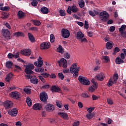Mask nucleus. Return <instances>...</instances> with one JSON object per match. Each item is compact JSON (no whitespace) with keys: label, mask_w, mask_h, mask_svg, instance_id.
Listing matches in <instances>:
<instances>
[{"label":"nucleus","mask_w":126,"mask_h":126,"mask_svg":"<svg viewBox=\"0 0 126 126\" xmlns=\"http://www.w3.org/2000/svg\"><path fill=\"white\" fill-rule=\"evenodd\" d=\"M80 68L77 67V63H73L71 66L70 70L72 73L73 74V77H77L78 76V71H79Z\"/></svg>","instance_id":"obj_1"},{"label":"nucleus","mask_w":126,"mask_h":126,"mask_svg":"<svg viewBox=\"0 0 126 126\" xmlns=\"http://www.w3.org/2000/svg\"><path fill=\"white\" fill-rule=\"evenodd\" d=\"M76 37V39L80 41L81 43H87L88 42L86 38L84 37V34L81 32H78Z\"/></svg>","instance_id":"obj_2"},{"label":"nucleus","mask_w":126,"mask_h":126,"mask_svg":"<svg viewBox=\"0 0 126 126\" xmlns=\"http://www.w3.org/2000/svg\"><path fill=\"white\" fill-rule=\"evenodd\" d=\"M78 80L83 85H90V81L86 77L80 75L78 77Z\"/></svg>","instance_id":"obj_3"},{"label":"nucleus","mask_w":126,"mask_h":126,"mask_svg":"<svg viewBox=\"0 0 126 126\" xmlns=\"http://www.w3.org/2000/svg\"><path fill=\"white\" fill-rule=\"evenodd\" d=\"M32 69H34V64H29L26 66L25 72L27 74H33L34 72L32 71Z\"/></svg>","instance_id":"obj_4"},{"label":"nucleus","mask_w":126,"mask_h":126,"mask_svg":"<svg viewBox=\"0 0 126 126\" xmlns=\"http://www.w3.org/2000/svg\"><path fill=\"white\" fill-rule=\"evenodd\" d=\"M9 96L11 98H13V99L19 100L21 98V94L17 91L12 92L9 94Z\"/></svg>","instance_id":"obj_5"},{"label":"nucleus","mask_w":126,"mask_h":126,"mask_svg":"<svg viewBox=\"0 0 126 126\" xmlns=\"http://www.w3.org/2000/svg\"><path fill=\"white\" fill-rule=\"evenodd\" d=\"M99 16L100 19L102 21H104V22H106L109 18V14L108 13V12L104 11L103 12H100L99 14Z\"/></svg>","instance_id":"obj_6"},{"label":"nucleus","mask_w":126,"mask_h":126,"mask_svg":"<svg viewBox=\"0 0 126 126\" xmlns=\"http://www.w3.org/2000/svg\"><path fill=\"white\" fill-rule=\"evenodd\" d=\"M118 78H119V75H118V74H114L113 77L114 81L112 80V78H110L108 82L107 83V86L111 87L114 83H116V82L118 80Z\"/></svg>","instance_id":"obj_7"},{"label":"nucleus","mask_w":126,"mask_h":126,"mask_svg":"<svg viewBox=\"0 0 126 126\" xmlns=\"http://www.w3.org/2000/svg\"><path fill=\"white\" fill-rule=\"evenodd\" d=\"M62 35L63 38L67 39L69 36H70V32L68 30L65 29H63L61 31Z\"/></svg>","instance_id":"obj_8"},{"label":"nucleus","mask_w":126,"mask_h":126,"mask_svg":"<svg viewBox=\"0 0 126 126\" xmlns=\"http://www.w3.org/2000/svg\"><path fill=\"white\" fill-rule=\"evenodd\" d=\"M39 98L41 102H47V101H48V94L47 93L45 92L41 93L40 94Z\"/></svg>","instance_id":"obj_9"},{"label":"nucleus","mask_w":126,"mask_h":126,"mask_svg":"<svg viewBox=\"0 0 126 126\" xmlns=\"http://www.w3.org/2000/svg\"><path fill=\"white\" fill-rule=\"evenodd\" d=\"M3 105L6 110H8V109L12 108V106H13V103H12V102L10 100H7L3 103Z\"/></svg>","instance_id":"obj_10"},{"label":"nucleus","mask_w":126,"mask_h":126,"mask_svg":"<svg viewBox=\"0 0 126 126\" xmlns=\"http://www.w3.org/2000/svg\"><path fill=\"white\" fill-rule=\"evenodd\" d=\"M58 63L60 66H63V68L67 67V61L64 58H62L60 61H58Z\"/></svg>","instance_id":"obj_11"},{"label":"nucleus","mask_w":126,"mask_h":126,"mask_svg":"<svg viewBox=\"0 0 126 126\" xmlns=\"http://www.w3.org/2000/svg\"><path fill=\"white\" fill-rule=\"evenodd\" d=\"M20 53L22 55L26 56V57H30V56H31L32 52L31 49H25L24 50H22Z\"/></svg>","instance_id":"obj_12"},{"label":"nucleus","mask_w":126,"mask_h":126,"mask_svg":"<svg viewBox=\"0 0 126 126\" xmlns=\"http://www.w3.org/2000/svg\"><path fill=\"white\" fill-rule=\"evenodd\" d=\"M18 113V111H17V109L14 108L11 110L9 111L8 114L10 116H11V117H16V116H17Z\"/></svg>","instance_id":"obj_13"},{"label":"nucleus","mask_w":126,"mask_h":126,"mask_svg":"<svg viewBox=\"0 0 126 126\" xmlns=\"http://www.w3.org/2000/svg\"><path fill=\"white\" fill-rule=\"evenodd\" d=\"M45 109L47 112H53L55 110V106L51 104H48L45 106Z\"/></svg>","instance_id":"obj_14"},{"label":"nucleus","mask_w":126,"mask_h":126,"mask_svg":"<svg viewBox=\"0 0 126 126\" xmlns=\"http://www.w3.org/2000/svg\"><path fill=\"white\" fill-rule=\"evenodd\" d=\"M51 46L50 42H43L40 44V49L41 50H46L49 49Z\"/></svg>","instance_id":"obj_15"},{"label":"nucleus","mask_w":126,"mask_h":126,"mask_svg":"<svg viewBox=\"0 0 126 126\" xmlns=\"http://www.w3.org/2000/svg\"><path fill=\"white\" fill-rule=\"evenodd\" d=\"M2 33L5 38L10 39V32H9L8 30H6L5 29H2Z\"/></svg>","instance_id":"obj_16"},{"label":"nucleus","mask_w":126,"mask_h":126,"mask_svg":"<svg viewBox=\"0 0 126 126\" xmlns=\"http://www.w3.org/2000/svg\"><path fill=\"white\" fill-rule=\"evenodd\" d=\"M58 115L63 120H66V121L69 119L68 115L64 112H58Z\"/></svg>","instance_id":"obj_17"},{"label":"nucleus","mask_w":126,"mask_h":126,"mask_svg":"<svg viewBox=\"0 0 126 126\" xmlns=\"http://www.w3.org/2000/svg\"><path fill=\"white\" fill-rule=\"evenodd\" d=\"M51 91H52V93H59L60 91H61V89L60 87L57 86H52V87L50 88Z\"/></svg>","instance_id":"obj_18"},{"label":"nucleus","mask_w":126,"mask_h":126,"mask_svg":"<svg viewBox=\"0 0 126 126\" xmlns=\"http://www.w3.org/2000/svg\"><path fill=\"white\" fill-rule=\"evenodd\" d=\"M43 61L42 60V58L41 57H39L38 58V63L37 62H34V65H35V66H37L38 67H41L42 65H43Z\"/></svg>","instance_id":"obj_19"},{"label":"nucleus","mask_w":126,"mask_h":126,"mask_svg":"<svg viewBox=\"0 0 126 126\" xmlns=\"http://www.w3.org/2000/svg\"><path fill=\"white\" fill-rule=\"evenodd\" d=\"M32 108L35 111H40L42 109V104L39 103H35L32 106Z\"/></svg>","instance_id":"obj_20"},{"label":"nucleus","mask_w":126,"mask_h":126,"mask_svg":"<svg viewBox=\"0 0 126 126\" xmlns=\"http://www.w3.org/2000/svg\"><path fill=\"white\" fill-rule=\"evenodd\" d=\"M28 37L30 41H31L32 43H34L36 41V40L35 39V37H34L33 34H32V33L30 32L28 33Z\"/></svg>","instance_id":"obj_21"},{"label":"nucleus","mask_w":126,"mask_h":126,"mask_svg":"<svg viewBox=\"0 0 126 126\" xmlns=\"http://www.w3.org/2000/svg\"><path fill=\"white\" fill-rule=\"evenodd\" d=\"M30 81L31 83H32V84H38L39 83V80L37 77H32V78H31Z\"/></svg>","instance_id":"obj_22"},{"label":"nucleus","mask_w":126,"mask_h":126,"mask_svg":"<svg viewBox=\"0 0 126 126\" xmlns=\"http://www.w3.org/2000/svg\"><path fill=\"white\" fill-rule=\"evenodd\" d=\"M106 46L108 50H111L113 48V46H114V43H113V41H108L106 43Z\"/></svg>","instance_id":"obj_23"},{"label":"nucleus","mask_w":126,"mask_h":126,"mask_svg":"<svg viewBox=\"0 0 126 126\" xmlns=\"http://www.w3.org/2000/svg\"><path fill=\"white\" fill-rule=\"evenodd\" d=\"M115 63L117 64H121V63H124L125 61L121 59V57H118L115 60Z\"/></svg>","instance_id":"obj_24"},{"label":"nucleus","mask_w":126,"mask_h":126,"mask_svg":"<svg viewBox=\"0 0 126 126\" xmlns=\"http://www.w3.org/2000/svg\"><path fill=\"white\" fill-rule=\"evenodd\" d=\"M14 36H16V37H25V34L22 32H17L14 33Z\"/></svg>","instance_id":"obj_25"},{"label":"nucleus","mask_w":126,"mask_h":126,"mask_svg":"<svg viewBox=\"0 0 126 126\" xmlns=\"http://www.w3.org/2000/svg\"><path fill=\"white\" fill-rule=\"evenodd\" d=\"M95 79L99 81H103L104 80V76L102 74H99L95 76Z\"/></svg>","instance_id":"obj_26"},{"label":"nucleus","mask_w":126,"mask_h":126,"mask_svg":"<svg viewBox=\"0 0 126 126\" xmlns=\"http://www.w3.org/2000/svg\"><path fill=\"white\" fill-rule=\"evenodd\" d=\"M40 11L43 14H48L49 13V9L47 7H42Z\"/></svg>","instance_id":"obj_27"},{"label":"nucleus","mask_w":126,"mask_h":126,"mask_svg":"<svg viewBox=\"0 0 126 126\" xmlns=\"http://www.w3.org/2000/svg\"><path fill=\"white\" fill-rule=\"evenodd\" d=\"M17 16L18 18L21 19L24 17V12L22 11H19L17 13Z\"/></svg>","instance_id":"obj_28"},{"label":"nucleus","mask_w":126,"mask_h":126,"mask_svg":"<svg viewBox=\"0 0 126 126\" xmlns=\"http://www.w3.org/2000/svg\"><path fill=\"white\" fill-rule=\"evenodd\" d=\"M13 63L11 61H7L6 62V66L7 68H12Z\"/></svg>","instance_id":"obj_29"},{"label":"nucleus","mask_w":126,"mask_h":126,"mask_svg":"<svg viewBox=\"0 0 126 126\" xmlns=\"http://www.w3.org/2000/svg\"><path fill=\"white\" fill-rule=\"evenodd\" d=\"M79 6L80 8H83L85 6V2L84 0H81L79 2Z\"/></svg>","instance_id":"obj_30"},{"label":"nucleus","mask_w":126,"mask_h":126,"mask_svg":"<svg viewBox=\"0 0 126 126\" xmlns=\"http://www.w3.org/2000/svg\"><path fill=\"white\" fill-rule=\"evenodd\" d=\"M57 52L60 53V54H63L64 50H63V48L62 45H60L59 46V48H57Z\"/></svg>","instance_id":"obj_31"},{"label":"nucleus","mask_w":126,"mask_h":126,"mask_svg":"<svg viewBox=\"0 0 126 126\" xmlns=\"http://www.w3.org/2000/svg\"><path fill=\"white\" fill-rule=\"evenodd\" d=\"M71 11L74 13L77 12L78 11V8L75 5H72L71 6Z\"/></svg>","instance_id":"obj_32"},{"label":"nucleus","mask_w":126,"mask_h":126,"mask_svg":"<svg viewBox=\"0 0 126 126\" xmlns=\"http://www.w3.org/2000/svg\"><path fill=\"white\" fill-rule=\"evenodd\" d=\"M102 60H104V63H109L110 62V57L109 56H103L102 57Z\"/></svg>","instance_id":"obj_33"},{"label":"nucleus","mask_w":126,"mask_h":126,"mask_svg":"<svg viewBox=\"0 0 126 126\" xmlns=\"http://www.w3.org/2000/svg\"><path fill=\"white\" fill-rule=\"evenodd\" d=\"M12 76H13L12 73H9L6 75L7 82H9V81L10 80V79L12 78Z\"/></svg>","instance_id":"obj_34"},{"label":"nucleus","mask_w":126,"mask_h":126,"mask_svg":"<svg viewBox=\"0 0 126 126\" xmlns=\"http://www.w3.org/2000/svg\"><path fill=\"white\" fill-rule=\"evenodd\" d=\"M95 116V114L94 113H89L86 115V117H87V119L89 120H91V119L93 118V117Z\"/></svg>","instance_id":"obj_35"},{"label":"nucleus","mask_w":126,"mask_h":126,"mask_svg":"<svg viewBox=\"0 0 126 126\" xmlns=\"http://www.w3.org/2000/svg\"><path fill=\"white\" fill-rule=\"evenodd\" d=\"M27 104L29 107H31L32 106V100L29 97H28L26 100Z\"/></svg>","instance_id":"obj_36"},{"label":"nucleus","mask_w":126,"mask_h":126,"mask_svg":"<svg viewBox=\"0 0 126 126\" xmlns=\"http://www.w3.org/2000/svg\"><path fill=\"white\" fill-rule=\"evenodd\" d=\"M32 22L34 23V25L36 26H40V25H41V22H40V21L38 20H33L32 21Z\"/></svg>","instance_id":"obj_37"},{"label":"nucleus","mask_w":126,"mask_h":126,"mask_svg":"<svg viewBox=\"0 0 126 126\" xmlns=\"http://www.w3.org/2000/svg\"><path fill=\"white\" fill-rule=\"evenodd\" d=\"M24 91L25 93H26V94H28V95H30V94L32 93L31 89L29 88H26L24 89Z\"/></svg>","instance_id":"obj_38"},{"label":"nucleus","mask_w":126,"mask_h":126,"mask_svg":"<svg viewBox=\"0 0 126 126\" xmlns=\"http://www.w3.org/2000/svg\"><path fill=\"white\" fill-rule=\"evenodd\" d=\"M81 97H82L83 98H90V95H89V94L87 93H82L81 94Z\"/></svg>","instance_id":"obj_39"},{"label":"nucleus","mask_w":126,"mask_h":126,"mask_svg":"<svg viewBox=\"0 0 126 126\" xmlns=\"http://www.w3.org/2000/svg\"><path fill=\"white\" fill-rule=\"evenodd\" d=\"M126 25H123L121 26V28L119 29V32H120V33L124 32V30H125V29H126Z\"/></svg>","instance_id":"obj_40"},{"label":"nucleus","mask_w":126,"mask_h":126,"mask_svg":"<svg viewBox=\"0 0 126 126\" xmlns=\"http://www.w3.org/2000/svg\"><path fill=\"white\" fill-rule=\"evenodd\" d=\"M55 35H54V34L51 33L50 35V42L51 43H54L55 42Z\"/></svg>","instance_id":"obj_41"},{"label":"nucleus","mask_w":126,"mask_h":126,"mask_svg":"<svg viewBox=\"0 0 126 126\" xmlns=\"http://www.w3.org/2000/svg\"><path fill=\"white\" fill-rule=\"evenodd\" d=\"M41 75L43 76L44 78H48V77H50V74L48 73H42L41 74Z\"/></svg>","instance_id":"obj_42"},{"label":"nucleus","mask_w":126,"mask_h":126,"mask_svg":"<svg viewBox=\"0 0 126 126\" xmlns=\"http://www.w3.org/2000/svg\"><path fill=\"white\" fill-rule=\"evenodd\" d=\"M64 58L65 59H66L67 60H68L70 58V55H69V54H68V53L65 52L64 54Z\"/></svg>","instance_id":"obj_43"},{"label":"nucleus","mask_w":126,"mask_h":126,"mask_svg":"<svg viewBox=\"0 0 126 126\" xmlns=\"http://www.w3.org/2000/svg\"><path fill=\"white\" fill-rule=\"evenodd\" d=\"M38 77L41 81H42V82H43V83H45V82H46V79L44 78V77L42 76V75L38 76Z\"/></svg>","instance_id":"obj_44"},{"label":"nucleus","mask_w":126,"mask_h":126,"mask_svg":"<svg viewBox=\"0 0 126 126\" xmlns=\"http://www.w3.org/2000/svg\"><path fill=\"white\" fill-rule=\"evenodd\" d=\"M59 78H60L61 80H63V78H64V76L62 73H58Z\"/></svg>","instance_id":"obj_45"},{"label":"nucleus","mask_w":126,"mask_h":126,"mask_svg":"<svg viewBox=\"0 0 126 126\" xmlns=\"http://www.w3.org/2000/svg\"><path fill=\"white\" fill-rule=\"evenodd\" d=\"M61 16H65V12L63 10H60L59 11Z\"/></svg>","instance_id":"obj_46"},{"label":"nucleus","mask_w":126,"mask_h":126,"mask_svg":"<svg viewBox=\"0 0 126 126\" xmlns=\"http://www.w3.org/2000/svg\"><path fill=\"white\" fill-rule=\"evenodd\" d=\"M1 10H2V11H8V10H9V7L7 6L3 7Z\"/></svg>","instance_id":"obj_47"},{"label":"nucleus","mask_w":126,"mask_h":126,"mask_svg":"<svg viewBox=\"0 0 126 126\" xmlns=\"http://www.w3.org/2000/svg\"><path fill=\"white\" fill-rule=\"evenodd\" d=\"M94 109H95V108H94V107L88 108L87 111H88V112L89 113H92V112H93V111H94Z\"/></svg>","instance_id":"obj_48"},{"label":"nucleus","mask_w":126,"mask_h":126,"mask_svg":"<svg viewBox=\"0 0 126 126\" xmlns=\"http://www.w3.org/2000/svg\"><path fill=\"white\" fill-rule=\"evenodd\" d=\"M84 28L87 30L89 28V24H88V21H85Z\"/></svg>","instance_id":"obj_49"},{"label":"nucleus","mask_w":126,"mask_h":126,"mask_svg":"<svg viewBox=\"0 0 126 126\" xmlns=\"http://www.w3.org/2000/svg\"><path fill=\"white\" fill-rule=\"evenodd\" d=\"M51 87L50 85H45L41 87L42 89H49Z\"/></svg>","instance_id":"obj_50"},{"label":"nucleus","mask_w":126,"mask_h":126,"mask_svg":"<svg viewBox=\"0 0 126 126\" xmlns=\"http://www.w3.org/2000/svg\"><path fill=\"white\" fill-rule=\"evenodd\" d=\"M31 4L32 5V6H37V5H38V1H33L31 2Z\"/></svg>","instance_id":"obj_51"},{"label":"nucleus","mask_w":126,"mask_h":126,"mask_svg":"<svg viewBox=\"0 0 126 126\" xmlns=\"http://www.w3.org/2000/svg\"><path fill=\"white\" fill-rule=\"evenodd\" d=\"M120 50L119 47H115L114 49V53H113V55H116L117 53H118V52H120Z\"/></svg>","instance_id":"obj_52"},{"label":"nucleus","mask_w":126,"mask_h":126,"mask_svg":"<svg viewBox=\"0 0 126 126\" xmlns=\"http://www.w3.org/2000/svg\"><path fill=\"white\" fill-rule=\"evenodd\" d=\"M49 77H50V78L54 79L57 77V75L55 73H51V74H50Z\"/></svg>","instance_id":"obj_53"},{"label":"nucleus","mask_w":126,"mask_h":126,"mask_svg":"<svg viewBox=\"0 0 126 126\" xmlns=\"http://www.w3.org/2000/svg\"><path fill=\"white\" fill-rule=\"evenodd\" d=\"M71 6H68L67 9V13H68L69 14H70L71 13Z\"/></svg>","instance_id":"obj_54"},{"label":"nucleus","mask_w":126,"mask_h":126,"mask_svg":"<svg viewBox=\"0 0 126 126\" xmlns=\"http://www.w3.org/2000/svg\"><path fill=\"white\" fill-rule=\"evenodd\" d=\"M116 30V27L115 26H111L109 29L110 32H114Z\"/></svg>","instance_id":"obj_55"},{"label":"nucleus","mask_w":126,"mask_h":126,"mask_svg":"<svg viewBox=\"0 0 126 126\" xmlns=\"http://www.w3.org/2000/svg\"><path fill=\"white\" fill-rule=\"evenodd\" d=\"M92 99L94 100H98V99H99V97H98L97 95H96L95 94H93L92 95Z\"/></svg>","instance_id":"obj_56"},{"label":"nucleus","mask_w":126,"mask_h":126,"mask_svg":"<svg viewBox=\"0 0 126 126\" xmlns=\"http://www.w3.org/2000/svg\"><path fill=\"white\" fill-rule=\"evenodd\" d=\"M15 89H16V87L15 86L13 87H9L8 89V91L9 92H11V91L15 90Z\"/></svg>","instance_id":"obj_57"},{"label":"nucleus","mask_w":126,"mask_h":126,"mask_svg":"<svg viewBox=\"0 0 126 126\" xmlns=\"http://www.w3.org/2000/svg\"><path fill=\"white\" fill-rule=\"evenodd\" d=\"M73 126H79V121H75V122L73 123L72 124Z\"/></svg>","instance_id":"obj_58"},{"label":"nucleus","mask_w":126,"mask_h":126,"mask_svg":"<svg viewBox=\"0 0 126 126\" xmlns=\"http://www.w3.org/2000/svg\"><path fill=\"white\" fill-rule=\"evenodd\" d=\"M89 90L91 92H94V91H95V89L93 86H91L89 88Z\"/></svg>","instance_id":"obj_59"},{"label":"nucleus","mask_w":126,"mask_h":126,"mask_svg":"<svg viewBox=\"0 0 126 126\" xmlns=\"http://www.w3.org/2000/svg\"><path fill=\"white\" fill-rule=\"evenodd\" d=\"M121 33V36L123 38H126V32H122Z\"/></svg>","instance_id":"obj_60"},{"label":"nucleus","mask_w":126,"mask_h":126,"mask_svg":"<svg viewBox=\"0 0 126 126\" xmlns=\"http://www.w3.org/2000/svg\"><path fill=\"white\" fill-rule=\"evenodd\" d=\"M89 14H90V15H91V16H93V17H94V16H95V13H94V12L92 11H89Z\"/></svg>","instance_id":"obj_61"},{"label":"nucleus","mask_w":126,"mask_h":126,"mask_svg":"<svg viewBox=\"0 0 126 126\" xmlns=\"http://www.w3.org/2000/svg\"><path fill=\"white\" fill-rule=\"evenodd\" d=\"M107 102L109 105H113V104H114V103L113 102V100L111 99H108Z\"/></svg>","instance_id":"obj_62"},{"label":"nucleus","mask_w":126,"mask_h":126,"mask_svg":"<svg viewBox=\"0 0 126 126\" xmlns=\"http://www.w3.org/2000/svg\"><path fill=\"white\" fill-rule=\"evenodd\" d=\"M8 59H12L13 58V54L11 53H9L7 55Z\"/></svg>","instance_id":"obj_63"},{"label":"nucleus","mask_w":126,"mask_h":126,"mask_svg":"<svg viewBox=\"0 0 126 126\" xmlns=\"http://www.w3.org/2000/svg\"><path fill=\"white\" fill-rule=\"evenodd\" d=\"M26 76L27 79H31V78H32L33 77H32V75H30L29 74L26 75Z\"/></svg>","instance_id":"obj_64"}]
</instances>
